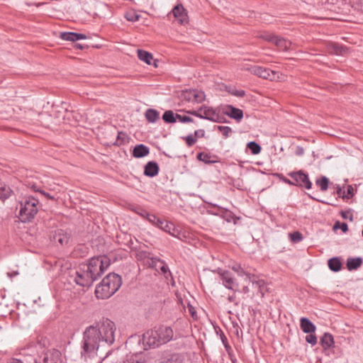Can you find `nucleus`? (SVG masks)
<instances>
[{
  "mask_svg": "<svg viewBox=\"0 0 363 363\" xmlns=\"http://www.w3.org/2000/svg\"><path fill=\"white\" fill-rule=\"evenodd\" d=\"M116 325L113 321L103 318L95 325L86 327L83 333L81 355L91 357L99 347L111 346L115 342Z\"/></svg>",
  "mask_w": 363,
  "mask_h": 363,
  "instance_id": "nucleus-1",
  "label": "nucleus"
},
{
  "mask_svg": "<svg viewBox=\"0 0 363 363\" xmlns=\"http://www.w3.org/2000/svg\"><path fill=\"white\" fill-rule=\"evenodd\" d=\"M174 337V330L171 327L160 325L149 330L143 335V345L145 350L158 347L170 342Z\"/></svg>",
  "mask_w": 363,
  "mask_h": 363,
  "instance_id": "nucleus-2",
  "label": "nucleus"
},
{
  "mask_svg": "<svg viewBox=\"0 0 363 363\" xmlns=\"http://www.w3.org/2000/svg\"><path fill=\"white\" fill-rule=\"evenodd\" d=\"M121 277L116 273H109L95 288V296L100 299L109 298L120 289Z\"/></svg>",
  "mask_w": 363,
  "mask_h": 363,
  "instance_id": "nucleus-3",
  "label": "nucleus"
},
{
  "mask_svg": "<svg viewBox=\"0 0 363 363\" xmlns=\"http://www.w3.org/2000/svg\"><path fill=\"white\" fill-rule=\"evenodd\" d=\"M109 264L110 261L108 257L105 255L94 257L89 259L87 264L81 266L80 270L99 279Z\"/></svg>",
  "mask_w": 363,
  "mask_h": 363,
  "instance_id": "nucleus-4",
  "label": "nucleus"
},
{
  "mask_svg": "<svg viewBox=\"0 0 363 363\" xmlns=\"http://www.w3.org/2000/svg\"><path fill=\"white\" fill-rule=\"evenodd\" d=\"M38 201L35 197H28L21 201L18 219L21 223L30 222L38 213Z\"/></svg>",
  "mask_w": 363,
  "mask_h": 363,
  "instance_id": "nucleus-5",
  "label": "nucleus"
},
{
  "mask_svg": "<svg viewBox=\"0 0 363 363\" xmlns=\"http://www.w3.org/2000/svg\"><path fill=\"white\" fill-rule=\"evenodd\" d=\"M189 113L198 118L206 119L212 122L220 123L223 118L220 115L217 109L206 106H202L198 110L191 111Z\"/></svg>",
  "mask_w": 363,
  "mask_h": 363,
  "instance_id": "nucleus-6",
  "label": "nucleus"
},
{
  "mask_svg": "<svg viewBox=\"0 0 363 363\" xmlns=\"http://www.w3.org/2000/svg\"><path fill=\"white\" fill-rule=\"evenodd\" d=\"M288 175L294 180V186L304 187L306 189H311V182L309 180L308 176L302 170L289 172Z\"/></svg>",
  "mask_w": 363,
  "mask_h": 363,
  "instance_id": "nucleus-7",
  "label": "nucleus"
},
{
  "mask_svg": "<svg viewBox=\"0 0 363 363\" xmlns=\"http://www.w3.org/2000/svg\"><path fill=\"white\" fill-rule=\"evenodd\" d=\"M97 279V277H94L82 269L75 272L74 281L78 286L89 287Z\"/></svg>",
  "mask_w": 363,
  "mask_h": 363,
  "instance_id": "nucleus-8",
  "label": "nucleus"
},
{
  "mask_svg": "<svg viewBox=\"0 0 363 363\" xmlns=\"http://www.w3.org/2000/svg\"><path fill=\"white\" fill-rule=\"evenodd\" d=\"M218 274L220 275V280H222L223 285L229 290H234L235 286H238L234 281V277L232 273L228 270H223L221 269H217Z\"/></svg>",
  "mask_w": 363,
  "mask_h": 363,
  "instance_id": "nucleus-9",
  "label": "nucleus"
},
{
  "mask_svg": "<svg viewBox=\"0 0 363 363\" xmlns=\"http://www.w3.org/2000/svg\"><path fill=\"white\" fill-rule=\"evenodd\" d=\"M43 363H62L61 352L57 349L44 351Z\"/></svg>",
  "mask_w": 363,
  "mask_h": 363,
  "instance_id": "nucleus-10",
  "label": "nucleus"
},
{
  "mask_svg": "<svg viewBox=\"0 0 363 363\" xmlns=\"http://www.w3.org/2000/svg\"><path fill=\"white\" fill-rule=\"evenodd\" d=\"M251 73L266 79L272 80L277 74L275 72L269 69L264 68L259 66H252L248 69Z\"/></svg>",
  "mask_w": 363,
  "mask_h": 363,
  "instance_id": "nucleus-11",
  "label": "nucleus"
},
{
  "mask_svg": "<svg viewBox=\"0 0 363 363\" xmlns=\"http://www.w3.org/2000/svg\"><path fill=\"white\" fill-rule=\"evenodd\" d=\"M247 279L252 283V286L257 289V292L260 294V296L263 298L265 293L268 291L265 281L263 279H257L255 274H247Z\"/></svg>",
  "mask_w": 363,
  "mask_h": 363,
  "instance_id": "nucleus-12",
  "label": "nucleus"
},
{
  "mask_svg": "<svg viewBox=\"0 0 363 363\" xmlns=\"http://www.w3.org/2000/svg\"><path fill=\"white\" fill-rule=\"evenodd\" d=\"M70 238L69 233L63 229H57L52 235V241L60 244L61 246L67 245Z\"/></svg>",
  "mask_w": 363,
  "mask_h": 363,
  "instance_id": "nucleus-13",
  "label": "nucleus"
},
{
  "mask_svg": "<svg viewBox=\"0 0 363 363\" xmlns=\"http://www.w3.org/2000/svg\"><path fill=\"white\" fill-rule=\"evenodd\" d=\"M172 13L174 18L178 21L179 23L184 24L185 23H187L188 16L186 12V10L184 9L182 4H178L175 6L172 9Z\"/></svg>",
  "mask_w": 363,
  "mask_h": 363,
  "instance_id": "nucleus-14",
  "label": "nucleus"
},
{
  "mask_svg": "<svg viewBox=\"0 0 363 363\" xmlns=\"http://www.w3.org/2000/svg\"><path fill=\"white\" fill-rule=\"evenodd\" d=\"M160 172V167L156 162L149 160L148 163L145 165V172L143 174L149 177H154L157 175Z\"/></svg>",
  "mask_w": 363,
  "mask_h": 363,
  "instance_id": "nucleus-15",
  "label": "nucleus"
},
{
  "mask_svg": "<svg viewBox=\"0 0 363 363\" xmlns=\"http://www.w3.org/2000/svg\"><path fill=\"white\" fill-rule=\"evenodd\" d=\"M157 228L163 230V231L168 233L169 235L177 238L179 231L175 228L174 225L172 223H167L164 220L160 222L156 225Z\"/></svg>",
  "mask_w": 363,
  "mask_h": 363,
  "instance_id": "nucleus-16",
  "label": "nucleus"
},
{
  "mask_svg": "<svg viewBox=\"0 0 363 363\" xmlns=\"http://www.w3.org/2000/svg\"><path fill=\"white\" fill-rule=\"evenodd\" d=\"M300 328L304 333H313L315 330V326L308 318L302 317L300 319Z\"/></svg>",
  "mask_w": 363,
  "mask_h": 363,
  "instance_id": "nucleus-17",
  "label": "nucleus"
},
{
  "mask_svg": "<svg viewBox=\"0 0 363 363\" xmlns=\"http://www.w3.org/2000/svg\"><path fill=\"white\" fill-rule=\"evenodd\" d=\"M60 38L64 40L75 42L79 40L86 39V35L82 33L74 32L61 33Z\"/></svg>",
  "mask_w": 363,
  "mask_h": 363,
  "instance_id": "nucleus-18",
  "label": "nucleus"
},
{
  "mask_svg": "<svg viewBox=\"0 0 363 363\" xmlns=\"http://www.w3.org/2000/svg\"><path fill=\"white\" fill-rule=\"evenodd\" d=\"M334 338L329 333H325L320 337V344L322 345L323 350L334 347Z\"/></svg>",
  "mask_w": 363,
  "mask_h": 363,
  "instance_id": "nucleus-19",
  "label": "nucleus"
},
{
  "mask_svg": "<svg viewBox=\"0 0 363 363\" xmlns=\"http://www.w3.org/2000/svg\"><path fill=\"white\" fill-rule=\"evenodd\" d=\"M224 113L230 118L240 121L243 117V113L241 109L235 108L232 106H228Z\"/></svg>",
  "mask_w": 363,
  "mask_h": 363,
  "instance_id": "nucleus-20",
  "label": "nucleus"
},
{
  "mask_svg": "<svg viewBox=\"0 0 363 363\" xmlns=\"http://www.w3.org/2000/svg\"><path fill=\"white\" fill-rule=\"evenodd\" d=\"M362 258L360 257H349L346 261V267L349 271L357 270L362 265Z\"/></svg>",
  "mask_w": 363,
  "mask_h": 363,
  "instance_id": "nucleus-21",
  "label": "nucleus"
},
{
  "mask_svg": "<svg viewBox=\"0 0 363 363\" xmlns=\"http://www.w3.org/2000/svg\"><path fill=\"white\" fill-rule=\"evenodd\" d=\"M149 148L145 145H137L133 150V156L137 158L143 157L148 155Z\"/></svg>",
  "mask_w": 363,
  "mask_h": 363,
  "instance_id": "nucleus-22",
  "label": "nucleus"
},
{
  "mask_svg": "<svg viewBox=\"0 0 363 363\" xmlns=\"http://www.w3.org/2000/svg\"><path fill=\"white\" fill-rule=\"evenodd\" d=\"M328 265L329 269L333 271V272H339L342 267V264H341L340 259L337 257H332L329 259L328 261Z\"/></svg>",
  "mask_w": 363,
  "mask_h": 363,
  "instance_id": "nucleus-23",
  "label": "nucleus"
},
{
  "mask_svg": "<svg viewBox=\"0 0 363 363\" xmlns=\"http://www.w3.org/2000/svg\"><path fill=\"white\" fill-rule=\"evenodd\" d=\"M189 100H191L196 103H201L205 99V94L203 91L197 90H191L188 93Z\"/></svg>",
  "mask_w": 363,
  "mask_h": 363,
  "instance_id": "nucleus-24",
  "label": "nucleus"
},
{
  "mask_svg": "<svg viewBox=\"0 0 363 363\" xmlns=\"http://www.w3.org/2000/svg\"><path fill=\"white\" fill-rule=\"evenodd\" d=\"M147 361L145 354L140 353H135L130 356L126 360V363H145Z\"/></svg>",
  "mask_w": 363,
  "mask_h": 363,
  "instance_id": "nucleus-25",
  "label": "nucleus"
},
{
  "mask_svg": "<svg viewBox=\"0 0 363 363\" xmlns=\"http://www.w3.org/2000/svg\"><path fill=\"white\" fill-rule=\"evenodd\" d=\"M274 44H275L277 48L281 50H287L291 46V42L279 36H277Z\"/></svg>",
  "mask_w": 363,
  "mask_h": 363,
  "instance_id": "nucleus-26",
  "label": "nucleus"
},
{
  "mask_svg": "<svg viewBox=\"0 0 363 363\" xmlns=\"http://www.w3.org/2000/svg\"><path fill=\"white\" fill-rule=\"evenodd\" d=\"M145 117L149 123H155L159 118V112L155 109L149 108L145 111Z\"/></svg>",
  "mask_w": 363,
  "mask_h": 363,
  "instance_id": "nucleus-27",
  "label": "nucleus"
},
{
  "mask_svg": "<svg viewBox=\"0 0 363 363\" xmlns=\"http://www.w3.org/2000/svg\"><path fill=\"white\" fill-rule=\"evenodd\" d=\"M178 114L174 113L172 111H166L163 116L162 119L165 123H174L177 121Z\"/></svg>",
  "mask_w": 363,
  "mask_h": 363,
  "instance_id": "nucleus-28",
  "label": "nucleus"
},
{
  "mask_svg": "<svg viewBox=\"0 0 363 363\" xmlns=\"http://www.w3.org/2000/svg\"><path fill=\"white\" fill-rule=\"evenodd\" d=\"M135 257H136L138 261L145 262V260L152 259L154 257H152L151 252L139 249L137 250Z\"/></svg>",
  "mask_w": 363,
  "mask_h": 363,
  "instance_id": "nucleus-29",
  "label": "nucleus"
},
{
  "mask_svg": "<svg viewBox=\"0 0 363 363\" xmlns=\"http://www.w3.org/2000/svg\"><path fill=\"white\" fill-rule=\"evenodd\" d=\"M138 57L140 60L145 62L147 65L152 64L151 61L153 57L151 53L145 50H138Z\"/></svg>",
  "mask_w": 363,
  "mask_h": 363,
  "instance_id": "nucleus-30",
  "label": "nucleus"
},
{
  "mask_svg": "<svg viewBox=\"0 0 363 363\" xmlns=\"http://www.w3.org/2000/svg\"><path fill=\"white\" fill-rule=\"evenodd\" d=\"M12 194V190L9 186L1 184L0 186V199L5 201Z\"/></svg>",
  "mask_w": 363,
  "mask_h": 363,
  "instance_id": "nucleus-31",
  "label": "nucleus"
},
{
  "mask_svg": "<svg viewBox=\"0 0 363 363\" xmlns=\"http://www.w3.org/2000/svg\"><path fill=\"white\" fill-rule=\"evenodd\" d=\"M143 263H145V265L148 267L149 268L155 269L157 267V262H160L162 264H164V262L165 261H164L163 259H162L159 257H153L151 259H145V261H143Z\"/></svg>",
  "mask_w": 363,
  "mask_h": 363,
  "instance_id": "nucleus-32",
  "label": "nucleus"
},
{
  "mask_svg": "<svg viewBox=\"0 0 363 363\" xmlns=\"http://www.w3.org/2000/svg\"><path fill=\"white\" fill-rule=\"evenodd\" d=\"M328 179L323 176L320 179L316 180V185L320 187V191H325L328 189Z\"/></svg>",
  "mask_w": 363,
  "mask_h": 363,
  "instance_id": "nucleus-33",
  "label": "nucleus"
},
{
  "mask_svg": "<svg viewBox=\"0 0 363 363\" xmlns=\"http://www.w3.org/2000/svg\"><path fill=\"white\" fill-rule=\"evenodd\" d=\"M125 18L128 21L135 22L139 20L140 16L135 10H129L125 13Z\"/></svg>",
  "mask_w": 363,
  "mask_h": 363,
  "instance_id": "nucleus-34",
  "label": "nucleus"
},
{
  "mask_svg": "<svg viewBox=\"0 0 363 363\" xmlns=\"http://www.w3.org/2000/svg\"><path fill=\"white\" fill-rule=\"evenodd\" d=\"M247 148L254 155H257L260 152L261 147L256 142H250L247 144Z\"/></svg>",
  "mask_w": 363,
  "mask_h": 363,
  "instance_id": "nucleus-35",
  "label": "nucleus"
},
{
  "mask_svg": "<svg viewBox=\"0 0 363 363\" xmlns=\"http://www.w3.org/2000/svg\"><path fill=\"white\" fill-rule=\"evenodd\" d=\"M289 238H291V242L297 243L303 240V235L299 231H294L292 233H289Z\"/></svg>",
  "mask_w": 363,
  "mask_h": 363,
  "instance_id": "nucleus-36",
  "label": "nucleus"
},
{
  "mask_svg": "<svg viewBox=\"0 0 363 363\" xmlns=\"http://www.w3.org/2000/svg\"><path fill=\"white\" fill-rule=\"evenodd\" d=\"M132 211H133L134 213H137L138 215L140 216L142 218H145L147 215H149V212H147L146 210L143 209V208L140 206H136L131 208Z\"/></svg>",
  "mask_w": 363,
  "mask_h": 363,
  "instance_id": "nucleus-37",
  "label": "nucleus"
},
{
  "mask_svg": "<svg viewBox=\"0 0 363 363\" xmlns=\"http://www.w3.org/2000/svg\"><path fill=\"white\" fill-rule=\"evenodd\" d=\"M128 140V135L123 132H118L116 144L120 145Z\"/></svg>",
  "mask_w": 363,
  "mask_h": 363,
  "instance_id": "nucleus-38",
  "label": "nucleus"
},
{
  "mask_svg": "<svg viewBox=\"0 0 363 363\" xmlns=\"http://www.w3.org/2000/svg\"><path fill=\"white\" fill-rule=\"evenodd\" d=\"M220 338L222 340L223 346H225L226 352L229 353L231 350V347L228 344V340H227L226 336L223 334V332L220 330Z\"/></svg>",
  "mask_w": 363,
  "mask_h": 363,
  "instance_id": "nucleus-39",
  "label": "nucleus"
},
{
  "mask_svg": "<svg viewBox=\"0 0 363 363\" xmlns=\"http://www.w3.org/2000/svg\"><path fill=\"white\" fill-rule=\"evenodd\" d=\"M232 270L237 272L239 276L245 275L247 277V274H251L250 273L246 272L240 264L233 265V267H232Z\"/></svg>",
  "mask_w": 363,
  "mask_h": 363,
  "instance_id": "nucleus-40",
  "label": "nucleus"
},
{
  "mask_svg": "<svg viewBox=\"0 0 363 363\" xmlns=\"http://www.w3.org/2000/svg\"><path fill=\"white\" fill-rule=\"evenodd\" d=\"M350 2L354 9L363 12V0H351Z\"/></svg>",
  "mask_w": 363,
  "mask_h": 363,
  "instance_id": "nucleus-41",
  "label": "nucleus"
},
{
  "mask_svg": "<svg viewBox=\"0 0 363 363\" xmlns=\"http://www.w3.org/2000/svg\"><path fill=\"white\" fill-rule=\"evenodd\" d=\"M306 336V342L311 344V346H315L317 344V336L315 334L308 333Z\"/></svg>",
  "mask_w": 363,
  "mask_h": 363,
  "instance_id": "nucleus-42",
  "label": "nucleus"
},
{
  "mask_svg": "<svg viewBox=\"0 0 363 363\" xmlns=\"http://www.w3.org/2000/svg\"><path fill=\"white\" fill-rule=\"evenodd\" d=\"M145 218H147L148 221L150 222V223H152L154 225H158L160 222H162L163 220L157 217L156 216L153 214H149L146 216Z\"/></svg>",
  "mask_w": 363,
  "mask_h": 363,
  "instance_id": "nucleus-43",
  "label": "nucleus"
},
{
  "mask_svg": "<svg viewBox=\"0 0 363 363\" xmlns=\"http://www.w3.org/2000/svg\"><path fill=\"white\" fill-rule=\"evenodd\" d=\"M218 130H220V132L225 136V138H228L229 135L231 133L232 130L228 126H222L219 125L218 126Z\"/></svg>",
  "mask_w": 363,
  "mask_h": 363,
  "instance_id": "nucleus-44",
  "label": "nucleus"
},
{
  "mask_svg": "<svg viewBox=\"0 0 363 363\" xmlns=\"http://www.w3.org/2000/svg\"><path fill=\"white\" fill-rule=\"evenodd\" d=\"M261 38L269 43H274L276 40L277 35H274L271 33H264L261 35Z\"/></svg>",
  "mask_w": 363,
  "mask_h": 363,
  "instance_id": "nucleus-45",
  "label": "nucleus"
},
{
  "mask_svg": "<svg viewBox=\"0 0 363 363\" xmlns=\"http://www.w3.org/2000/svg\"><path fill=\"white\" fill-rule=\"evenodd\" d=\"M337 228H340L343 233H346L348 231V225H347L346 223H340L339 221H337V223H335L334 225V228L335 229Z\"/></svg>",
  "mask_w": 363,
  "mask_h": 363,
  "instance_id": "nucleus-46",
  "label": "nucleus"
},
{
  "mask_svg": "<svg viewBox=\"0 0 363 363\" xmlns=\"http://www.w3.org/2000/svg\"><path fill=\"white\" fill-rule=\"evenodd\" d=\"M160 271H162V273L165 275L166 278L168 279V276L172 277V272L165 262L164 264H162V267H160Z\"/></svg>",
  "mask_w": 363,
  "mask_h": 363,
  "instance_id": "nucleus-47",
  "label": "nucleus"
},
{
  "mask_svg": "<svg viewBox=\"0 0 363 363\" xmlns=\"http://www.w3.org/2000/svg\"><path fill=\"white\" fill-rule=\"evenodd\" d=\"M177 121L181 123H190L193 121V119L187 116H182L178 114Z\"/></svg>",
  "mask_w": 363,
  "mask_h": 363,
  "instance_id": "nucleus-48",
  "label": "nucleus"
},
{
  "mask_svg": "<svg viewBox=\"0 0 363 363\" xmlns=\"http://www.w3.org/2000/svg\"><path fill=\"white\" fill-rule=\"evenodd\" d=\"M340 216H342V218L347 219L349 218L350 220H352V215L351 213V211L350 210L347 211H342L340 212Z\"/></svg>",
  "mask_w": 363,
  "mask_h": 363,
  "instance_id": "nucleus-49",
  "label": "nucleus"
},
{
  "mask_svg": "<svg viewBox=\"0 0 363 363\" xmlns=\"http://www.w3.org/2000/svg\"><path fill=\"white\" fill-rule=\"evenodd\" d=\"M346 194H347L342 196V199H345V198L349 199V198L352 197V196H354V189H352V186L351 185H348L347 190H346Z\"/></svg>",
  "mask_w": 363,
  "mask_h": 363,
  "instance_id": "nucleus-50",
  "label": "nucleus"
},
{
  "mask_svg": "<svg viewBox=\"0 0 363 363\" xmlns=\"http://www.w3.org/2000/svg\"><path fill=\"white\" fill-rule=\"evenodd\" d=\"M186 141L188 145L191 146L196 142V138L195 136L190 135L186 137Z\"/></svg>",
  "mask_w": 363,
  "mask_h": 363,
  "instance_id": "nucleus-51",
  "label": "nucleus"
},
{
  "mask_svg": "<svg viewBox=\"0 0 363 363\" xmlns=\"http://www.w3.org/2000/svg\"><path fill=\"white\" fill-rule=\"evenodd\" d=\"M230 93L235 96H238V97H243L245 95V91L244 90H233L232 91H230Z\"/></svg>",
  "mask_w": 363,
  "mask_h": 363,
  "instance_id": "nucleus-52",
  "label": "nucleus"
},
{
  "mask_svg": "<svg viewBox=\"0 0 363 363\" xmlns=\"http://www.w3.org/2000/svg\"><path fill=\"white\" fill-rule=\"evenodd\" d=\"M23 363H38V362H36L35 358H34L31 356H28V357L24 358Z\"/></svg>",
  "mask_w": 363,
  "mask_h": 363,
  "instance_id": "nucleus-53",
  "label": "nucleus"
},
{
  "mask_svg": "<svg viewBox=\"0 0 363 363\" xmlns=\"http://www.w3.org/2000/svg\"><path fill=\"white\" fill-rule=\"evenodd\" d=\"M295 152L297 157H301L303 155L304 150L303 147L298 146L296 147Z\"/></svg>",
  "mask_w": 363,
  "mask_h": 363,
  "instance_id": "nucleus-54",
  "label": "nucleus"
},
{
  "mask_svg": "<svg viewBox=\"0 0 363 363\" xmlns=\"http://www.w3.org/2000/svg\"><path fill=\"white\" fill-rule=\"evenodd\" d=\"M196 159H209V157L207 154H205L204 152H199L196 155Z\"/></svg>",
  "mask_w": 363,
  "mask_h": 363,
  "instance_id": "nucleus-55",
  "label": "nucleus"
},
{
  "mask_svg": "<svg viewBox=\"0 0 363 363\" xmlns=\"http://www.w3.org/2000/svg\"><path fill=\"white\" fill-rule=\"evenodd\" d=\"M40 194H43V195L45 196V197H46L47 199H48L49 200H55V197H54V196H51V195H50V194H49V193H47V192H45V191H40Z\"/></svg>",
  "mask_w": 363,
  "mask_h": 363,
  "instance_id": "nucleus-56",
  "label": "nucleus"
},
{
  "mask_svg": "<svg viewBox=\"0 0 363 363\" xmlns=\"http://www.w3.org/2000/svg\"><path fill=\"white\" fill-rule=\"evenodd\" d=\"M283 181L284 182H285L286 184H288L289 185H294V183L293 182V180H291L289 179H286V178H284L283 179Z\"/></svg>",
  "mask_w": 363,
  "mask_h": 363,
  "instance_id": "nucleus-57",
  "label": "nucleus"
},
{
  "mask_svg": "<svg viewBox=\"0 0 363 363\" xmlns=\"http://www.w3.org/2000/svg\"><path fill=\"white\" fill-rule=\"evenodd\" d=\"M201 161H203V163L205 164H213L215 162H219L220 160H201Z\"/></svg>",
  "mask_w": 363,
  "mask_h": 363,
  "instance_id": "nucleus-58",
  "label": "nucleus"
},
{
  "mask_svg": "<svg viewBox=\"0 0 363 363\" xmlns=\"http://www.w3.org/2000/svg\"><path fill=\"white\" fill-rule=\"evenodd\" d=\"M189 313H191L192 318H194V315H195V313H196L195 311H194V308H193V307L191 306V307L189 308Z\"/></svg>",
  "mask_w": 363,
  "mask_h": 363,
  "instance_id": "nucleus-59",
  "label": "nucleus"
},
{
  "mask_svg": "<svg viewBox=\"0 0 363 363\" xmlns=\"http://www.w3.org/2000/svg\"><path fill=\"white\" fill-rule=\"evenodd\" d=\"M31 189H32L33 190H34V191H38V192H39V191H42V190H40V189H38V186H36V185H35V184H33V185H31Z\"/></svg>",
  "mask_w": 363,
  "mask_h": 363,
  "instance_id": "nucleus-60",
  "label": "nucleus"
},
{
  "mask_svg": "<svg viewBox=\"0 0 363 363\" xmlns=\"http://www.w3.org/2000/svg\"><path fill=\"white\" fill-rule=\"evenodd\" d=\"M242 293L245 294H247L249 293V288L248 286H244L242 287Z\"/></svg>",
  "mask_w": 363,
  "mask_h": 363,
  "instance_id": "nucleus-61",
  "label": "nucleus"
},
{
  "mask_svg": "<svg viewBox=\"0 0 363 363\" xmlns=\"http://www.w3.org/2000/svg\"><path fill=\"white\" fill-rule=\"evenodd\" d=\"M342 193H344V191H342V189H341L340 186L337 187V194L340 196V194Z\"/></svg>",
  "mask_w": 363,
  "mask_h": 363,
  "instance_id": "nucleus-62",
  "label": "nucleus"
},
{
  "mask_svg": "<svg viewBox=\"0 0 363 363\" xmlns=\"http://www.w3.org/2000/svg\"><path fill=\"white\" fill-rule=\"evenodd\" d=\"M75 47H76L77 48H79V49H82V48H83L82 45L79 44V43L76 44V45H75Z\"/></svg>",
  "mask_w": 363,
  "mask_h": 363,
  "instance_id": "nucleus-63",
  "label": "nucleus"
},
{
  "mask_svg": "<svg viewBox=\"0 0 363 363\" xmlns=\"http://www.w3.org/2000/svg\"><path fill=\"white\" fill-rule=\"evenodd\" d=\"M11 363H22L21 360H16L15 362H13Z\"/></svg>",
  "mask_w": 363,
  "mask_h": 363,
  "instance_id": "nucleus-64",
  "label": "nucleus"
}]
</instances>
